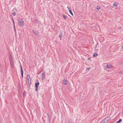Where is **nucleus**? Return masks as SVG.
I'll return each mask as SVG.
<instances>
[{
    "mask_svg": "<svg viewBox=\"0 0 123 123\" xmlns=\"http://www.w3.org/2000/svg\"><path fill=\"white\" fill-rule=\"evenodd\" d=\"M18 24L20 26H23L24 25V22L22 19H18Z\"/></svg>",
    "mask_w": 123,
    "mask_h": 123,
    "instance_id": "nucleus-1",
    "label": "nucleus"
},
{
    "mask_svg": "<svg viewBox=\"0 0 123 123\" xmlns=\"http://www.w3.org/2000/svg\"><path fill=\"white\" fill-rule=\"evenodd\" d=\"M11 57L10 56V65L11 67L12 68H14V63L13 61L12 60V56H11Z\"/></svg>",
    "mask_w": 123,
    "mask_h": 123,
    "instance_id": "nucleus-2",
    "label": "nucleus"
},
{
    "mask_svg": "<svg viewBox=\"0 0 123 123\" xmlns=\"http://www.w3.org/2000/svg\"><path fill=\"white\" fill-rule=\"evenodd\" d=\"M27 80L28 84H30L31 83V80L29 75H27Z\"/></svg>",
    "mask_w": 123,
    "mask_h": 123,
    "instance_id": "nucleus-3",
    "label": "nucleus"
},
{
    "mask_svg": "<svg viewBox=\"0 0 123 123\" xmlns=\"http://www.w3.org/2000/svg\"><path fill=\"white\" fill-rule=\"evenodd\" d=\"M20 68L21 69V75L22 77V78L23 77V71L22 69V66L21 65H20Z\"/></svg>",
    "mask_w": 123,
    "mask_h": 123,
    "instance_id": "nucleus-4",
    "label": "nucleus"
},
{
    "mask_svg": "<svg viewBox=\"0 0 123 123\" xmlns=\"http://www.w3.org/2000/svg\"><path fill=\"white\" fill-rule=\"evenodd\" d=\"M42 79L43 80L44 79L45 77V73L44 71H43V73L42 74Z\"/></svg>",
    "mask_w": 123,
    "mask_h": 123,
    "instance_id": "nucleus-5",
    "label": "nucleus"
},
{
    "mask_svg": "<svg viewBox=\"0 0 123 123\" xmlns=\"http://www.w3.org/2000/svg\"><path fill=\"white\" fill-rule=\"evenodd\" d=\"M32 31L33 33H34V34L36 35H37L38 36H39V32L37 31H35L33 30H32Z\"/></svg>",
    "mask_w": 123,
    "mask_h": 123,
    "instance_id": "nucleus-6",
    "label": "nucleus"
},
{
    "mask_svg": "<svg viewBox=\"0 0 123 123\" xmlns=\"http://www.w3.org/2000/svg\"><path fill=\"white\" fill-rule=\"evenodd\" d=\"M37 82L35 83V87H38L39 85V83L38 80H37Z\"/></svg>",
    "mask_w": 123,
    "mask_h": 123,
    "instance_id": "nucleus-7",
    "label": "nucleus"
},
{
    "mask_svg": "<svg viewBox=\"0 0 123 123\" xmlns=\"http://www.w3.org/2000/svg\"><path fill=\"white\" fill-rule=\"evenodd\" d=\"M107 68H112V66L110 64H107L106 65Z\"/></svg>",
    "mask_w": 123,
    "mask_h": 123,
    "instance_id": "nucleus-8",
    "label": "nucleus"
},
{
    "mask_svg": "<svg viewBox=\"0 0 123 123\" xmlns=\"http://www.w3.org/2000/svg\"><path fill=\"white\" fill-rule=\"evenodd\" d=\"M63 82L65 85H66L67 84V81L66 80H63Z\"/></svg>",
    "mask_w": 123,
    "mask_h": 123,
    "instance_id": "nucleus-9",
    "label": "nucleus"
},
{
    "mask_svg": "<svg viewBox=\"0 0 123 123\" xmlns=\"http://www.w3.org/2000/svg\"><path fill=\"white\" fill-rule=\"evenodd\" d=\"M48 123H51V122L50 121V120L49 116L48 117Z\"/></svg>",
    "mask_w": 123,
    "mask_h": 123,
    "instance_id": "nucleus-10",
    "label": "nucleus"
},
{
    "mask_svg": "<svg viewBox=\"0 0 123 123\" xmlns=\"http://www.w3.org/2000/svg\"><path fill=\"white\" fill-rule=\"evenodd\" d=\"M69 12L72 15H73V14L72 12V11L71 10V9H69Z\"/></svg>",
    "mask_w": 123,
    "mask_h": 123,
    "instance_id": "nucleus-11",
    "label": "nucleus"
},
{
    "mask_svg": "<svg viewBox=\"0 0 123 123\" xmlns=\"http://www.w3.org/2000/svg\"><path fill=\"white\" fill-rule=\"evenodd\" d=\"M122 121V119H120L116 123H119L120 122H121Z\"/></svg>",
    "mask_w": 123,
    "mask_h": 123,
    "instance_id": "nucleus-12",
    "label": "nucleus"
},
{
    "mask_svg": "<svg viewBox=\"0 0 123 123\" xmlns=\"http://www.w3.org/2000/svg\"><path fill=\"white\" fill-rule=\"evenodd\" d=\"M98 55L97 53H95L93 55V57H95V56H97Z\"/></svg>",
    "mask_w": 123,
    "mask_h": 123,
    "instance_id": "nucleus-13",
    "label": "nucleus"
},
{
    "mask_svg": "<svg viewBox=\"0 0 123 123\" xmlns=\"http://www.w3.org/2000/svg\"><path fill=\"white\" fill-rule=\"evenodd\" d=\"M113 6L116 7H117V4L116 3H114Z\"/></svg>",
    "mask_w": 123,
    "mask_h": 123,
    "instance_id": "nucleus-14",
    "label": "nucleus"
},
{
    "mask_svg": "<svg viewBox=\"0 0 123 123\" xmlns=\"http://www.w3.org/2000/svg\"><path fill=\"white\" fill-rule=\"evenodd\" d=\"M119 73L120 74H123V71H120L119 72Z\"/></svg>",
    "mask_w": 123,
    "mask_h": 123,
    "instance_id": "nucleus-15",
    "label": "nucleus"
},
{
    "mask_svg": "<svg viewBox=\"0 0 123 123\" xmlns=\"http://www.w3.org/2000/svg\"><path fill=\"white\" fill-rule=\"evenodd\" d=\"M100 8L99 6H98L97 7V9L98 10H99Z\"/></svg>",
    "mask_w": 123,
    "mask_h": 123,
    "instance_id": "nucleus-16",
    "label": "nucleus"
},
{
    "mask_svg": "<svg viewBox=\"0 0 123 123\" xmlns=\"http://www.w3.org/2000/svg\"><path fill=\"white\" fill-rule=\"evenodd\" d=\"M12 14L14 16H15L16 14L15 13V12H13V13H12Z\"/></svg>",
    "mask_w": 123,
    "mask_h": 123,
    "instance_id": "nucleus-17",
    "label": "nucleus"
},
{
    "mask_svg": "<svg viewBox=\"0 0 123 123\" xmlns=\"http://www.w3.org/2000/svg\"><path fill=\"white\" fill-rule=\"evenodd\" d=\"M12 22H13V26H15V23H14V20L13 19H12Z\"/></svg>",
    "mask_w": 123,
    "mask_h": 123,
    "instance_id": "nucleus-18",
    "label": "nucleus"
},
{
    "mask_svg": "<svg viewBox=\"0 0 123 123\" xmlns=\"http://www.w3.org/2000/svg\"><path fill=\"white\" fill-rule=\"evenodd\" d=\"M62 33H60L59 35V36L60 37H62Z\"/></svg>",
    "mask_w": 123,
    "mask_h": 123,
    "instance_id": "nucleus-19",
    "label": "nucleus"
},
{
    "mask_svg": "<svg viewBox=\"0 0 123 123\" xmlns=\"http://www.w3.org/2000/svg\"><path fill=\"white\" fill-rule=\"evenodd\" d=\"M63 17L64 18H65L66 19L67 18V17L65 15H63Z\"/></svg>",
    "mask_w": 123,
    "mask_h": 123,
    "instance_id": "nucleus-20",
    "label": "nucleus"
},
{
    "mask_svg": "<svg viewBox=\"0 0 123 123\" xmlns=\"http://www.w3.org/2000/svg\"><path fill=\"white\" fill-rule=\"evenodd\" d=\"M38 25L39 26H40L41 25V23H40L39 22H38Z\"/></svg>",
    "mask_w": 123,
    "mask_h": 123,
    "instance_id": "nucleus-21",
    "label": "nucleus"
},
{
    "mask_svg": "<svg viewBox=\"0 0 123 123\" xmlns=\"http://www.w3.org/2000/svg\"><path fill=\"white\" fill-rule=\"evenodd\" d=\"M38 87H35V88H36V91H37V89H38Z\"/></svg>",
    "mask_w": 123,
    "mask_h": 123,
    "instance_id": "nucleus-22",
    "label": "nucleus"
},
{
    "mask_svg": "<svg viewBox=\"0 0 123 123\" xmlns=\"http://www.w3.org/2000/svg\"><path fill=\"white\" fill-rule=\"evenodd\" d=\"M13 29L14 30H15V29H15V26H13Z\"/></svg>",
    "mask_w": 123,
    "mask_h": 123,
    "instance_id": "nucleus-23",
    "label": "nucleus"
},
{
    "mask_svg": "<svg viewBox=\"0 0 123 123\" xmlns=\"http://www.w3.org/2000/svg\"><path fill=\"white\" fill-rule=\"evenodd\" d=\"M67 8L69 10V9H70V8H69L67 6Z\"/></svg>",
    "mask_w": 123,
    "mask_h": 123,
    "instance_id": "nucleus-24",
    "label": "nucleus"
},
{
    "mask_svg": "<svg viewBox=\"0 0 123 123\" xmlns=\"http://www.w3.org/2000/svg\"><path fill=\"white\" fill-rule=\"evenodd\" d=\"M102 122L104 123L105 122V120H104L102 121Z\"/></svg>",
    "mask_w": 123,
    "mask_h": 123,
    "instance_id": "nucleus-25",
    "label": "nucleus"
},
{
    "mask_svg": "<svg viewBox=\"0 0 123 123\" xmlns=\"http://www.w3.org/2000/svg\"><path fill=\"white\" fill-rule=\"evenodd\" d=\"M35 21H37V22H38V21L37 20V19H35Z\"/></svg>",
    "mask_w": 123,
    "mask_h": 123,
    "instance_id": "nucleus-26",
    "label": "nucleus"
},
{
    "mask_svg": "<svg viewBox=\"0 0 123 123\" xmlns=\"http://www.w3.org/2000/svg\"><path fill=\"white\" fill-rule=\"evenodd\" d=\"M88 68V70H89L90 69V68Z\"/></svg>",
    "mask_w": 123,
    "mask_h": 123,
    "instance_id": "nucleus-27",
    "label": "nucleus"
},
{
    "mask_svg": "<svg viewBox=\"0 0 123 123\" xmlns=\"http://www.w3.org/2000/svg\"><path fill=\"white\" fill-rule=\"evenodd\" d=\"M15 9V10H16V11H17V10L16 9Z\"/></svg>",
    "mask_w": 123,
    "mask_h": 123,
    "instance_id": "nucleus-28",
    "label": "nucleus"
},
{
    "mask_svg": "<svg viewBox=\"0 0 123 123\" xmlns=\"http://www.w3.org/2000/svg\"><path fill=\"white\" fill-rule=\"evenodd\" d=\"M90 59V58H88V59L89 60Z\"/></svg>",
    "mask_w": 123,
    "mask_h": 123,
    "instance_id": "nucleus-29",
    "label": "nucleus"
},
{
    "mask_svg": "<svg viewBox=\"0 0 123 123\" xmlns=\"http://www.w3.org/2000/svg\"><path fill=\"white\" fill-rule=\"evenodd\" d=\"M61 39H61V37H60V39L61 40Z\"/></svg>",
    "mask_w": 123,
    "mask_h": 123,
    "instance_id": "nucleus-30",
    "label": "nucleus"
},
{
    "mask_svg": "<svg viewBox=\"0 0 123 123\" xmlns=\"http://www.w3.org/2000/svg\"><path fill=\"white\" fill-rule=\"evenodd\" d=\"M15 30V32H16V29H15V30Z\"/></svg>",
    "mask_w": 123,
    "mask_h": 123,
    "instance_id": "nucleus-31",
    "label": "nucleus"
},
{
    "mask_svg": "<svg viewBox=\"0 0 123 123\" xmlns=\"http://www.w3.org/2000/svg\"><path fill=\"white\" fill-rule=\"evenodd\" d=\"M70 123L69 122V123Z\"/></svg>",
    "mask_w": 123,
    "mask_h": 123,
    "instance_id": "nucleus-32",
    "label": "nucleus"
}]
</instances>
